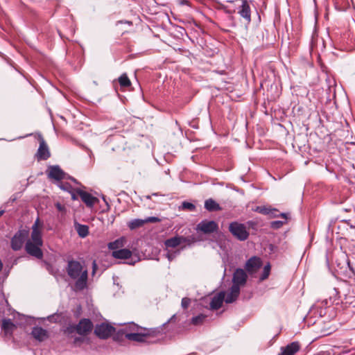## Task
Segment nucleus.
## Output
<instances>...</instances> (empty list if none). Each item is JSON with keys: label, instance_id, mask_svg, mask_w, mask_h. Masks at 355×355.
<instances>
[{"label": "nucleus", "instance_id": "nucleus-3", "mask_svg": "<svg viewBox=\"0 0 355 355\" xmlns=\"http://www.w3.org/2000/svg\"><path fill=\"white\" fill-rule=\"evenodd\" d=\"M229 231L236 239L241 241L247 240L249 236V232L245 225L236 221L230 223Z\"/></svg>", "mask_w": 355, "mask_h": 355}, {"label": "nucleus", "instance_id": "nucleus-19", "mask_svg": "<svg viewBox=\"0 0 355 355\" xmlns=\"http://www.w3.org/2000/svg\"><path fill=\"white\" fill-rule=\"evenodd\" d=\"M240 293V288L237 285H232L230 288V292L227 295L225 301L226 303L230 304L234 302Z\"/></svg>", "mask_w": 355, "mask_h": 355}, {"label": "nucleus", "instance_id": "nucleus-34", "mask_svg": "<svg viewBox=\"0 0 355 355\" xmlns=\"http://www.w3.org/2000/svg\"><path fill=\"white\" fill-rule=\"evenodd\" d=\"M144 221H145V223H159L161 221V219L159 218L158 217L150 216V217H147L146 218H145Z\"/></svg>", "mask_w": 355, "mask_h": 355}, {"label": "nucleus", "instance_id": "nucleus-16", "mask_svg": "<svg viewBox=\"0 0 355 355\" xmlns=\"http://www.w3.org/2000/svg\"><path fill=\"white\" fill-rule=\"evenodd\" d=\"M32 336L39 342L45 340L49 335L48 331L41 327H34L31 331Z\"/></svg>", "mask_w": 355, "mask_h": 355}, {"label": "nucleus", "instance_id": "nucleus-46", "mask_svg": "<svg viewBox=\"0 0 355 355\" xmlns=\"http://www.w3.org/2000/svg\"><path fill=\"white\" fill-rule=\"evenodd\" d=\"M3 213H4L3 210L0 211V217L3 214Z\"/></svg>", "mask_w": 355, "mask_h": 355}, {"label": "nucleus", "instance_id": "nucleus-48", "mask_svg": "<svg viewBox=\"0 0 355 355\" xmlns=\"http://www.w3.org/2000/svg\"><path fill=\"white\" fill-rule=\"evenodd\" d=\"M175 315H173V316L171 317V318L167 322H170L171 320H173V318H175Z\"/></svg>", "mask_w": 355, "mask_h": 355}, {"label": "nucleus", "instance_id": "nucleus-7", "mask_svg": "<svg viewBox=\"0 0 355 355\" xmlns=\"http://www.w3.org/2000/svg\"><path fill=\"white\" fill-rule=\"evenodd\" d=\"M218 229V224L214 220H203L200 222L196 227L197 231H200L205 234H211L216 232Z\"/></svg>", "mask_w": 355, "mask_h": 355}, {"label": "nucleus", "instance_id": "nucleus-25", "mask_svg": "<svg viewBox=\"0 0 355 355\" xmlns=\"http://www.w3.org/2000/svg\"><path fill=\"white\" fill-rule=\"evenodd\" d=\"M144 224H145L144 220L137 218V219H133V220H130V222H128V227L130 230H135L138 227L143 226Z\"/></svg>", "mask_w": 355, "mask_h": 355}, {"label": "nucleus", "instance_id": "nucleus-44", "mask_svg": "<svg viewBox=\"0 0 355 355\" xmlns=\"http://www.w3.org/2000/svg\"><path fill=\"white\" fill-rule=\"evenodd\" d=\"M57 207L58 209H60V210L61 209V205L59 203L57 204Z\"/></svg>", "mask_w": 355, "mask_h": 355}, {"label": "nucleus", "instance_id": "nucleus-12", "mask_svg": "<svg viewBox=\"0 0 355 355\" xmlns=\"http://www.w3.org/2000/svg\"><path fill=\"white\" fill-rule=\"evenodd\" d=\"M247 278L248 276L245 271L242 268H237L233 274V285H237L240 288V286L245 284Z\"/></svg>", "mask_w": 355, "mask_h": 355}, {"label": "nucleus", "instance_id": "nucleus-42", "mask_svg": "<svg viewBox=\"0 0 355 355\" xmlns=\"http://www.w3.org/2000/svg\"><path fill=\"white\" fill-rule=\"evenodd\" d=\"M3 266V263H2L1 260H0V272L2 270Z\"/></svg>", "mask_w": 355, "mask_h": 355}, {"label": "nucleus", "instance_id": "nucleus-39", "mask_svg": "<svg viewBox=\"0 0 355 355\" xmlns=\"http://www.w3.org/2000/svg\"><path fill=\"white\" fill-rule=\"evenodd\" d=\"M129 328L132 331H138L139 329H142L141 327H139L137 324L135 323H131L129 326Z\"/></svg>", "mask_w": 355, "mask_h": 355}, {"label": "nucleus", "instance_id": "nucleus-47", "mask_svg": "<svg viewBox=\"0 0 355 355\" xmlns=\"http://www.w3.org/2000/svg\"><path fill=\"white\" fill-rule=\"evenodd\" d=\"M125 23L128 24L129 25H132V23L130 21H125Z\"/></svg>", "mask_w": 355, "mask_h": 355}, {"label": "nucleus", "instance_id": "nucleus-26", "mask_svg": "<svg viewBox=\"0 0 355 355\" xmlns=\"http://www.w3.org/2000/svg\"><path fill=\"white\" fill-rule=\"evenodd\" d=\"M77 232L81 238H85L89 234V228L85 225L78 224L76 227Z\"/></svg>", "mask_w": 355, "mask_h": 355}, {"label": "nucleus", "instance_id": "nucleus-41", "mask_svg": "<svg viewBox=\"0 0 355 355\" xmlns=\"http://www.w3.org/2000/svg\"><path fill=\"white\" fill-rule=\"evenodd\" d=\"M223 10L227 13H232V12L230 10H227L226 7H224Z\"/></svg>", "mask_w": 355, "mask_h": 355}, {"label": "nucleus", "instance_id": "nucleus-37", "mask_svg": "<svg viewBox=\"0 0 355 355\" xmlns=\"http://www.w3.org/2000/svg\"><path fill=\"white\" fill-rule=\"evenodd\" d=\"M277 211H272V214H270V215H271L273 217H277V216H282L284 218L286 219L287 218V216H286V214L285 213H281L279 214H277Z\"/></svg>", "mask_w": 355, "mask_h": 355}, {"label": "nucleus", "instance_id": "nucleus-24", "mask_svg": "<svg viewBox=\"0 0 355 355\" xmlns=\"http://www.w3.org/2000/svg\"><path fill=\"white\" fill-rule=\"evenodd\" d=\"M182 238L174 236L165 241V245L167 248H175L181 243Z\"/></svg>", "mask_w": 355, "mask_h": 355}, {"label": "nucleus", "instance_id": "nucleus-36", "mask_svg": "<svg viewBox=\"0 0 355 355\" xmlns=\"http://www.w3.org/2000/svg\"><path fill=\"white\" fill-rule=\"evenodd\" d=\"M75 331H76V325H69L64 330L65 333H67V334H72Z\"/></svg>", "mask_w": 355, "mask_h": 355}, {"label": "nucleus", "instance_id": "nucleus-6", "mask_svg": "<svg viewBox=\"0 0 355 355\" xmlns=\"http://www.w3.org/2000/svg\"><path fill=\"white\" fill-rule=\"evenodd\" d=\"M43 244H35V243L26 241L25 244V250L31 256L42 259L43 258V252L41 249Z\"/></svg>", "mask_w": 355, "mask_h": 355}, {"label": "nucleus", "instance_id": "nucleus-9", "mask_svg": "<svg viewBox=\"0 0 355 355\" xmlns=\"http://www.w3.org/2000/svg\"><path fill=\"white\" fill-rule=\"evenodd\" d=\"M42 225V224L40 223V218H37L32 226L31 239L27 241L33 242L35 244H43L42 233L40 230V227Z\"/></svg>", "mask_w": 355, "mask_h": 355}, {"label": "nucleus", "instance_id": "nucleus-33", "mask_svg": "<svg viewBox=\"0 0 355 355\" xmlns=\"http://www.w3.org/2000/svg\"><path fill=\"white\" fill-rule=\"evenodd\" d=\"M191 303V300L188 297H184L182 299L181 306L183 309H187Z\"/></svg>", "mask_w": 355, "mask_h": 355}, {"label": "nucleus", "instance_id": "nucleus-4", "mask_svg": "<svg viewBox=\"0 0 355 355\" xmlns=\"http://www.w3.org/2000/svg\"><path fill=\"white\" fill-rule=\"evenodd\" d=\"M28 236V231L26 230H19L12 237L10 247L14 251L20 250Z\"/></svg>", "mask_w": 355, "mask_h": 355}, {"label": "nucleus", "instance_id": "nucleus-18", "mask_svg": "<svg viewBox=\"0 0 355 355\" xmlns=\"http://www.w3.org/2000/svg\"><path fill=\"white\" fill-rule=\"evenodd\" d=\"M48 176L55 180H61L64 178V173L59 166L55 165L50 166Z\"/></svg>", "mask_w": 355, "mask_h": 355}, {"label": "nucleus", "instance_id": "nucleus-21", "mask_svg": "<svg viewBox=\"0 0 355 355\" xmlns=\"http://www.w3.org/2000/svg\"><path fill=\"white\" fill-rule=\"evenodd\" d=\"M112 257L118 259H126L132 256V252L126 248L112 251Z\"/></svg>", "mask_w": 355, "mask_h": 355}, {"label": "nucleus", "instance_id": "nucleus-40", "mask_svg": "<svg viewBox=\"0 0 355 355\" xmlns=\"http://www.w3.org/2000/svg\"><path fill=\"white\" fill-rule=\"evenodd\" d=\"M96 268V261H94L93 262V274H94V273H95Z\"/></svg>", "mask_w": 355, "mask_h": 355}, {"label": "nucleus", "instance_id": "nucleus-43", "mask_svg": "<svg viewBox=\"0 0 355 355\" xmlns=\"http://www.w3.org/2000/svg\"><path fill=\"white\" fill-rule=\"evenodd\" d=\"M71 198H72L73 200H76V199H77V198L76 197V195H75L74 193H73V194H72V196H71Z\"/></svg>", "mask_w": 355, "mask_h": 355}, {"label": "nucleus", "instance_id": "nucleus-22", "mask_svg": "<svg viewBox=\"0 0 355 355\" xmlns=\"http://www.w3.org/2000/svg\"><path fill=\"white\" fill-rule=\"evenodd\" d=\"M205 208L209 211H216L222 209L220 205L212 198H209L205 201Z\"/></svg>", "mask_w": 355, "mask_h": 355}, {"label": "nucleus", "instance_id": "nucleus-14", "mask_svg": "<svg viewBox=\"0 0 355 355\" xmlns=\"http://www.w3.org/2000/svg\"><path fill=\"white\" fill-rule=\"evenodd\" d=\"M300 349V345L295 341L287 345L286 347H281V352L278 355H294Z\"/></svg>", "mask_w": 355, "mask_h": 355}, {"label": "nucleus", "instance_id": "nucleus-38", "mask_svg": "<svg viewBox=\"0 0 355 355\" xmlns=\"http://www.w3.org/2000/svg\"><path fill=\"white\" fill-rule=\"evenodd\" d=\"M166 256L167 259H168V261H171L172 260H173L175 258L176 253L175 252H173V253L168 252Z\"/></svg>", "mask_w": 355, "mask_h": 355}, {"label": "nucleus", "instance_id": "nucleus-20", "mask_svg": "<svg viewBox=\"0 0 355 355\" xmlns=\"http://www.w3.org/2000/svg\"><path fill=\"white\" fill-rule=\"evenodd\" d=\"M15 329V325L10 319H3L1 324V329L5 336L12 335Z\"/></svg>", "mask_w": 355, "mask_h": 355}, {"label": "nucleus", "instance_id": "nucleus-11", "mask_svg": "<svg viewBox=\"0 0 355 355\" xmlns=\"http://www.w3.org/2000/svg\"><path fill=\"white\" fill-rule=\"evenodd\" d=\"M51 156L49 147L42 136H40V146L36 153L37 160H46Z\"/></svg>", "mask_w": 355, "mask_h": 355}, {"label": "nucleus", "instance_id": "nucleus-23", "mask_svg": "<svg viewBox=\"0 0 355 355\" xmlns=\"http://www.w3.org/2000/svg\"><path fill=\"white\" fill-rule=\"evenodd\" d=\"M125 241V239L124 237H121L113 242H110L108 244V248L113 251L119 250L120 248L123 247Z\"/></svg>", "mask_w": 355, "mask_h": 355}, {"label": "nucleus", "instance_id": "nucleus-30", "mask_svg": "<svg viewBox=\"0 0 355 355\" xmlns=\"http://www.w3.org/2000/svg\"><path fill=\"white\" fill-rule=\"evenodd\" d=\"M270 272V265L269 263H268L263 268L262 274L259 277V280L263 281V280L266 279L268 277Z\"/></svg>", "mask_w": 355, "mask_h": 355}, {"label": "nucleus", "instance_id": "nucleus-8", "mask_svg": "<svg viewBox=\"0 0 355 355\" xmlns=\"http://www.w3.org/2000/svg\"><path fill=\"white\" fill-rule=\"evenodd\" d=\"M262 264L263 262L261 258L253 256L246 261L245 269L250 275H252L256 272L262 266Z\"/></svg>", "mask_w": 355, "mask_h": 355}, {"label": "nucleus", "instance_id": "nucleus-28", "mask_svg": "<svg viewBox=\"0 0 355 355\" xmlns=\"http://www.w3.org/2000/svg\"><path fill=\"white\" fill-rule=\"evenodd\" d=\"M205 318V315L199 314L198 315L194 316L191 318V323L193 325H200L203 323Z\"/></svg>", "mask_w": 355, "mask_h": 355}, {"label": "nucleus", "instance_id": "nucleus-49", "mask_svg": "<svg viewBox=\"0 0 355 355\" xmlns=\"http://www.w3.org/2000/svg\"><path fill=\"white\" fill-rule=\"evenodd\" d=\"M79 340H80V338H76L75 339V341H79Z\"/></svg>", "mask_w": 355, "mask_h": 355}, {"label": "nucleus", "instance_id": "nucleus-17", "mask_svg": "<svg viewBox=\"0 0 355 355\" xmlns=\"http://www.w3.org/2000/svg\"><path fill=\"white\" fill-rule=\"evenodd\" d=\"M225 292L221 291L214 295L211 300L210 307L213 310H218L220 309L223 304V301L225 300Z\"/></svg>", "mask_w": 355, "mask_h": 355}, {"label": "nucleus", "instance_id": "nucleus-5", "mask_svg": "<svg viewBox=\"0 0 355 355\" xmlns=\"http://www.w3.org/2000/svg\"><path fill=\"white\" fill-rule=\"evenodd\" d=\"M115 331V328L106 323H101L96 325L94 329V334L101 339H107L111 336Z\"/></svg>", "mask_w": 355, "mask_h": 355}, {"label": "nucleus", "instance_id": "nucleus-2", "mask_svg": "<svg viewBox=\"0 0 355 355\" xmlns=\"http://www.w3.org/2000/svg\"><path fill=\"white\" fill-rule=\"evenodd\" d=\"M143 332L140 333H128L125 329L118 331L114 336V340H120L124 336L126 339L138 343H150V338H157L161 334V330L158 328L155 329H143Z\"/></svg>", "mask_w": 355, "mask_h": 355}, {"label": "nucleus", "instance_id": "nucleus-32", "mask_svg": "<svg viewBox=\"0 0 355 355\" xmlns=\"http://www.w3.org/2000/svg\"><path fill=\"white\" fill-rule=\"evenodd\" d=\"M285 223V222L284 221H281V220H275V221H272L271 223H270V227L273 229H279Z\"/></svg>", "mask_w": 355, "mask_h": 355}, {"label": "nucleus", "instance_id": "nucleus-45", "mask_svg": "<svg viewBox=\"0 0 355 355\" xmlns=\"http://www.w3.org/2000/svg\"><path fill=\"white\" fill-rule=\"evenodd\" d=\"M60 188L62 189L63 190H66L67 189V188L64 186H63V185H61Z\"/></svg>", "mask_w": 355, "mask_h": 355}, {"label": "nucleus", "instance_id": "nucleus-1", "mask_svg": "<svg viewBox=\"0 0 355 355\" xmlns=\"http://www.w3.org/2000/svg\"><path fill=\"white\" fill-rule=\"evenodd\" d=\"M66 271L68 276L75 280V291H83L87 286L88 271L80 262L76 260H69L67 263Z\"/></svg>", "mask_w": 355, "mask_h": 355}, {"label": "nucleus", "instance_id": "nucleus-27", "mask_svg": "<svg viewBox=\"0 0 355 355\" xmlns=\"http://www.w3.org/2000/svg\"><path fill=\"white\" fill-rule=\"evenodd\" d=\"M119 85L123 87H128L131 85V82L126 73H123L119 78Z\"/></svg>", "mask_w": 355, "mask_h": 355}, {"label": "nucleus", "instance_id": "nucleus-29", "mask_svg": "<svg viewBox=\"0 0 355 355\" xmlns=\"http://www.w3.org/2000/svg\"><path fill=\"white\" fill-rule=\"evenodd\" d=\"M255 211L258 213L265 214V215H269L270 214H272V211H277V209H270L267 208L266 207H257L255 209Z\"/></svg>", "mask_w": 355, "mask_h": 355}, {"label": "nucleus", "instance_id": "nucleus-31", "mask_svg": "<svg viewBox=\"0 0 355 355\" xmlns=\"http://www.w3.org/2000/svg\"><path fill=\"white\" fill-rule=\"evenodd\" d=\"M182 208L192 211L196 209V206L191 202L184 201L182 204Z\"/></svg>", "mask_w": 355, "mask_h": 355}, {"label": "nucleus", "instance_id": "nucleus-15", "mask_svg": "<svg viewBox=\"0 0 355 355\" xmlns=\"http://www.w3.org/2000/svg\"><path fill=\"white\" fill-rule=\"evenodd\" d=\"M77 193L80 197L81 200L89 207H92L94 205L95 202L98 200V199L96 197H94L90 193L83 190H78Z\"/></svg>", "mask_w": 355, "mask_h": 355}, {"label": "nucleus", "instance_id": "nucleus-13", "mask_svg": "<svg viewBox=\"0 0 355 355\" xmlns=\"http://www.w3.org/2000/svg\"><path fill=\"white\" fill-rule=\"evenodd\" d=\"M242 4L239 8L238 13L244 18L248 23L251 21V10L248 0H241Z\"/></svg>", "mask_w": 355, "mask_h": 355}, {"label": "nucleus", "instance_id": "nucleus-35", "mask_svg": "<svg viewBox=\"0 0 355 355\" xmlns=\"http://www.w3.org/2000/svg\"><path fill=\"white\" fill-rule=\"evenodd\" d=\"M60 315L57 313L48 316L47 319L50 322H58L60 321Z\"/></svg>", "mask_w": 355, "mask_h": 355}, {"label": "nucleus", "instance_id": "nucleus-10", "mask_svg": "<svg viewBox=\"0 0 355 355\" xmlns=\"http://www.w3.org/2000/svg\"><path fill=\"white\" fill-rule=\"evenodd\" d=\"M93 329V324L89 319H81L78 324L76 325V331L81 335L85 336L92 331Z\"/></svg>", "mask_w": 355, "mask_h": 355}]
</instances>
